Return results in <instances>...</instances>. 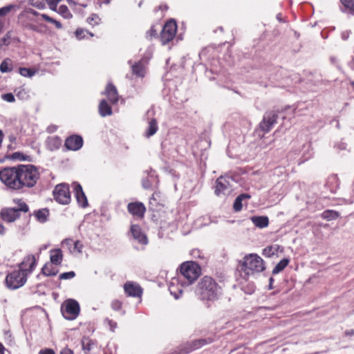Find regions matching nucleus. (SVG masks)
I'll return each mask as SVG.
<instances>
[{
    "label": "nucleus",
    "instance_id": "nucleus-37",
    "mask_svg": "<svg viewBox=\"0 0 354 354\" xmlns=\"http://www.w3.org/2000/svg\"><path fill=\"white\" fill-rule=\"evenodd\" d=\"M57 12L65 19H71L72 17V14L66 6H60L58 8Z\"/></svg>",
    "mask_w": 354,
    "mask_h": 354
},
{
    "label": "nucleus",
    "instance_id": "nucleus-14",
    "mask_svg": "<svg viewBox=\"0 0 354 354\" xmlns=\"http://www.w3.org/2000/svg\"><path fill=\"white\" fill-rule=\"evenodd\" d=\"M1 218L6 222L12 223L19 217V213L16 208H3L0 212Z\"/></svg>",
    "mask_w": 354,
    "mask_h": 354
},
{
    "label": "nucleus",
    "instance_id": "nucleus-56",
    "mask_svg": "<svg viewBox=\"0 0 354 354\" xmlns=\"http://www.w3.org/2000/svg\"><path fill=\"white\" fill-rule=\"evenodd\" d=\"M73 240L72 239H65L64 241H63V244H65L66 245L69 249L70 248H73Z\"/></svg>",
    "mask_w": 354,
    "mask_h": 354
},
{
    "label": "nucleus",
    "instance_id": "nucleus-36",
    "mask_svg": "<svg viewBox=\"0 0 354 354\" xmlns=\"http://www.w3.org/2000/svg\"><path fill=\"white\" fill-rule=\"evenodd\" d=\"M93 346L92 341L86 337L82 339V347L84 354H88V352L91 349Z\"/></svg>",
    "mask_w": 354,
    "mask_h": 354
},
{
    "label": "nucleus",
    "instance_id": "nucleus-44",
    "mask_svg": "<svg viewBox=\"0 0 354 354\" xmlns=\"http://www.w3.org/2000/svg\"><path fill=\"white\" fill-rule=\"evenodd\" d=\"M48 143L49 145H53L55 149H58L61 145V140L57 137H52L48 138Z\"/></svg>",
    "mask_w": 354,
    "mask_h": 354
},
{
    "label": "nucleus",
    "instance_id": "nucleus-51",
    "mask_svg": "<svg viewBox=\"0 0 354 354\" xmlns=\"http://www.w3.org/2000/svg\"><path fill=\"white\" fill-rule=\"evenodd\" d=\"M122 304L119 300H114L111 303V307L115 310H119L121 309Z\"/></svg>",
    "mask_w": 354,
    "mask_h": 354
},
{
    "label": "nucleus",
    "instance_id": "nucleus-16",
    "mask_svg": "<svg viewBox=\"0 0 354 354\" xmlns=\"http://www.w3.org/2000/svg\"><path fill=\"white\" fill-rule=\"evenodd\" d=\"M83 145V140L80 136H71L65 141V146L67 149L73 151L80 149Z\"/></svg>",
    "mask_w": 354,
    "mask_h": 354
},
{
    "label": "nucleus",
    "instance_id": "nucleus-9",
    "mask_svg": "<svg viewBox=\"0 0 354 354\" xmlns=\"http://www.w3.org/2000/svg\"><path fill=\"white\" fill-rule=\"evenodd\" d=\"M177 25L175 21L170 20L164 26L160 34V41L163 45L171 41L176 35Z\"/></svg>",
    "mask_w": 354,
    "mask_h": 354
},
{
    "label": "nucleus",
    "instance_id": "nucleus-8",
    "mask_svg": "<svg viewBox=\"0 0 354 354\" xmlns=\"http://www.w3.org/2000/svg\"><path fill=\"white\" fill-rule=\"evenodd\" d=\"M53 196L57 202L66 205L71 201V193L69 187L66 184L57 185L53 191Z\"/></svg>",
    "mask_w": 354,
    "mask_h": 354
},
{
    "label": "nucleus",
    "instance_id": "nucleus-4",
    "mask_svg": "<svg viewBox=\"0 0 354 354\" xmlns=\"http://www.w3.org/2000/svg\"><path fill=\"white\" fill-rule=\"evenodd\" d=\"M0 180L10 189H21L17 167H7L0 171Z\"/></svg>",
    "mask_w": 354,
    "mask_h": 354
},
{
    "label": "nucleus",
    "instance_id": "nucleus-42",
    "mask_svg": "<svg viewBox=\"0 0 354 354\" xmlns=\"http://www.w3.org/2000/svg\"><path fill=\"white\" fill-rule=\"evenodd\" d=\"M11 33L8 32L3 38L0 40V47L2 48L3 46H8L10 43Z\"/></svg>",
    "mask_w": 354,
    "mask_h": 354
},
{
    "label": "nucleus",
    "instance_id": "nucleus-50",
    "mask_svg": "<svg viewBox=\"0 0 354 354\" xmlns=\"http://www.w3.org/2000/svg\"><path fill=\"white\" fill-rule=\"evenodd\" d=\"M2 99L8 102H13L15 100V96L11 93L3 94Z\"/></svg>",
    "mask_w": 354,
    "mask_h": 354
},
{
    "label": "nucleus",
    "instance_id": "nucleus-29",
    "mask_svg": "<svg viewBox=\"0 0 354 354\" xmlns=\"http://www.w3.org/2000/svg\"><path fill=\"white\" fill-rule=\"evenodd\" d=\"M288 259H281L273 268L272 274H276L281 272L289 263Z\"/></svg>",
    "mask_w": 354,
    "mask_h": 354
},
{
    "label": "nucleus",
    "instance_id": "nucleus-13",
    "mask_svg": "<svg viewBox=\"0 0 354 354\" xmlns=\"http://www.w3.org/2000/svg\"><path fill=\"white\" fill-rule=\"evenodd\" d=\"M228 177H219L216 182L215 194L217 196L225 194L230 192L231 185Z\"/></svg>",
    "mask_w": 354,
    "mask_h": 354
},
{
    "label": "nucleus",
    "instance_id": "nucleus-63",
    "mask_svg": "<svg viewBox=\"0 0 354 354\" xmlns=\"http://www.w3.org/2000/svg\"><path fill=\"white\" fill-rule=\"evenodd\" d=\"M4 349H5V348H4L3 345L1 343H0V354H4V353H3Z\"/></svg>",
    "mask_w": 354,
    "mask_h": 354
},
{
    "label": "nucleus",
    "instance_id": "nucleus-15",
    "mask_svg": "<svg viewBox=\"0 0 354 354\" xmlns=\"http://www.w3.org/2000/svg\"><path fill=\"white\" fill-rule=\"evenodd\" d=\"M124 289L126 294L130 297H140L142 293L141 287L138 284L131 281L124 284Z\"/></svg>",
    "mask_w": 354,
    "mask_h": 354
},
{
    "label": "nucleus",
    "instance_id": "nucleus-33",
    "mask_svg": "<svg viewBox=\"0 0 354 354\" xmlns=\"http://www.w3.org/2000/svg\"><path fill=\"white\" fill-rule=\"evenodd\" d=\"M13 203L17 205L15 208L19 213V212H27L29 209L28 206L22 199H13Z\"/></svg>",
    "mask_w": 354,
    "mask_h": 354
},
{
    "label": "nucleus",
    "instance_id": "nucleus-39",
    "mask_svg": "<svg viewBox=\"0 0 354 354\" xmlns=\"http://www.w3.org/2000/svg\"><path fill=\"white\" fill-rule=\"evenodd\" d=\"M339 214L335 211L328 210L323 213V217L327 220H333L338 218Z\"/></svg>",
    "mask_w": 354,
    "mask_h": 354
},
{
    "label": "nucleus",
    "instance_id": "nucleus-57",
    "mask_svg": "<svg viewBox=\"0 0 354 354\" xmlns=\"http://www.w3.org/2000/svg\"><path fill=\"white\" fill-rule=\"evenodd\" d=\"M107 322L111 328V330H114V329L116 328L117 326V324L115 322H114L112 320H110V319H107Z\"/></svg>",
    "mask_w": 354,
    "mask_h": 354
},
{
    "label": "nucleus",
    "instance_id": "nucleus-10",
    "mask_svg": "<svg viewBox=\"0 0 354 354\" xmlns=\"http://www.w3.org/2000/svg\"><path fill=\"white\" fill-rule=\"evenodd\" d=\"M30 14L34 16L35 18H38L39 19V18H41L46 21L53 24L57 29H61L62 28V25L59 21L53 19L52 17H49L46 14H40L32 8H26L24 10H23L19 15V19L23 20L24 17H28V15Z\"/></svg>",
    "mask_w": 354,
    "mask_h": 354
},
{
    "label": "nucleus",
    "instance_id": "nucleus-61",
    "mask_svg": "<svg viewBox=\"0 0 354 354\" xmlns=\"http://www.w3.org/2000/svg\"><path fill=\"white\" fill-rule=\"evenodd\" d=\"M6 232V228L3 225L0 223V235H3Z\"/></svg>",
    "mask_w": 354,
    "mask_h": 354
},
{
    "label": "nucleus",
    "instance_id": "nucleus-1",
    "mask_svg": "<svg viewBox=\"0 0 354 354\" xmlns=\"http://www.w3.org/2000/svg\"><path fill=\"white\" fill-rule=\"evenodd\" d=\"M195 293L201 300L215 301L221 295V288L214 279L205 276L198 283Z\"/></svg>",
    "mask_w": 354,
    "mask_h": 354
},
{
    "label": "nucleus",
    "instance_id": "nucleus-17",
    "mask_svg": "<svg viewBox=\"0 0 354 354\" xmlns=\"http://www.w3.org/2000/svg\"><path fill=\"white\" fill-rule=\"evenodd\" d=\"M129 213L140 218L144 216L146 208L140 202L130 203L127 206Z\"/></svg>",
    "mask_w": 354,
    "mask_h": 354
},
{
    "label": "nucleus",
    "instance_id": "nucleus-12",
    "mask_svg": "<svg viewBox=\"0 0 354 354\" xmlns=\"http://www.w3.org/2000/svg\"><path fill=\"white\" fill-rule=\"evenodd\" d=\"M39 20L38 18H35L34 16L30 14L28 17H24V19L21 20V22L26 28L38 33H42L44 32L43 28H44L45 26L42 24L35 25L32 23L39 22Z\"/></svg>",
    "mask_w": 354,
    "mask_h": 354
},
{
    "label": "nucleus",
    "instance_id": "nucleus-7",
    "mask_svg": "<svg viewBox=\"0 0 354 354\" xmlns=\"http://www.w3.org/2000/svg\"><path fill=\"white\" fill-rule=\"evenodd\" d=\"M79 313L80 306L74 299H68L62 306V313L66 319H75L79 315Z\"/></svg>",
    "mask_w": 354,
    "mask_h": 354
},
{
    "label": "nucleus",
    "instance_id": "nucleus-45",
    "mask_svg": "<svg viewBox=\"0 0 354 354\" xmlns=\"http://www.w3.org/2000/svg\"><path fill=\"white\" fill-rule=\"evenodd\" d=\"M14 5H8L0 8V17L6 16L15 8Z\"/></svg>",
    "mask_w": 354,
    "mask_h": 354
},
{
    "label": "nucleus",
    "instance_id": "nucleus-62",
    "mask_svg": "<svg viewBox=\"0 0 354 354\" xmlns=\"http://www.w3.org/2000/svg\"><path fill=\"white\" fill-rule=\"evenodd\" d=\"M274 281V279L272 277H270L269 279V289L272 290L273 288L272 283Z\"/></svg>",
    "mask_w": 354,
    "mask_h": 354
},
{
    "label": "nucleus",
    "instance_id": "nucleus-20",
    "mask_svg": "<svg viewBox=\"0 0 354 354\" xmlns=\"http://www.w3.org/2000/svg\"><path fill=\"white\" fill-rule=\"evenodd\" d=\"M104 94L106 95L111 103L115 104L118 102L119 98L118 93L115 86L111 83L107 84Z\"/></svg>",
    "mask_w": 354,
    "mask_h": 354
},
{
    "label": "nucleus",
    "instance_id": "nucleus-24",
    "mask_svg": "<svg viewBox=\"0 0 354 354\" xmlns=\"http://www.w3.org/2000/svg\"><path fill=\"white\" fill-rule=\"evenodd\" d=\"M99 113L102 117L111 115L112 114L111 108L105 100H101L99 104Z\"/></svg>",
    "mask_w": 354,
    "mask_h": 354
},
{
    "label": "nucleus",
    "instance_id": "nucleus-19",
    "mask_svg": "<svg viewBox=\"0 0 354 354\" xmlns=\"http://www.w3.org/2000/svg\"><path fill=\"white\" fill-rule=\"evenodd\" d=\"M75 196L80 206L86 207L88 205L87 198L83 192L82 187L80 184H75Z\"/></svg>",
    "mask_w": 354,
    "mask_h": 354
},
{
    "label": "nucleus",
    "instance_id": "nucleus-3",
    "mask_svg": "<svg viewBox=\"0 0 354 354\" xmlns=\"http://www.w3.org/2000/svg\"><path fill=\"white\" fill-rule=\"evenodd\" d=\"M242 270L248 275L265 270L263 260L256 254H250L243 258Z\"/></svg>",
    "mask_w": 354,
    "mask_h": 354
},
{
    "label": "nucleus",
    "instance_id": "nucleus-52",
    "mask_svg": "<svg viewBox=\"0 0 354 354\" xmlns=\"http://www.w3.org/2000/svg\"><path fill=\"white\" fill-rule=\"evenodd\" d=\"M205 343L206 342H205V339H199L194 343L193 348L194 349L198 348L201 347L202 346H203Z\"/></svg>",
    "mask_w": 354,
    "mask_h": 354
},
{
    "label": "nucleus",
    "instance_id": "nucleus-28",
    "mask_svg": "<svg viewBox=\"0 0 354 354\" xmlns=\"http://www.w3.org/2000/svg\"><path fill=\"white\" fill-rule=\"evenodd\" d=\"M158 130V122L156 119H152L149 122V127L146 131V136L149 138L154 135Z\"/></svg>",
    "mask_w": 354,
    "mask_h": 354
},
{
    "label": "nucleus",
    "instance_id": "nucleus-64",
    "mask_svg": "<svg viewBox=\"0 0 354 354\" xmlns=\"http://www.w3.org/2000/svg\"><path fill=\"white\" fill-rule=\"evenodd\" d=\"M3 139V133L1 130H0V146L1 145L2 141Z\"/></svg>",
    "mask_w": 354,
    "mask_h": 354
},
{
    "label": "nucleus",
    "instance_id": "nucleus-30",
    "mask_svg": "<svg viewBox=\"0 0 354 354\" xmlns=\"http://www.w3.org/2000/svg\"><path fill=\"white\" fill-rule=\"evenodd\" d=\"M35 215L39 222L44 223L46 221L49 212L47 209H41L35 212Z\"/></svg>",
    "mask_w": 354,
    "mask_h": 354
},
{
    "label": "nucleus",
    "instance_id": "nucleus-43",
    "mask_svg": "<svg viewBox=\"0 0 354 354\" xmlns=\"http://www.w3.org/2000/svg\"><path fill=\"white\" fill-rule=\"evenodd\" d=\"M86 33L89 35L91 37L93 36V33L82 28H78L75 31L76 37L80 39L84 38L86 37Z\"/></svg>",
    "mask_w": 354,
    "mask_h": 354
},
{
    "label": "nucleus",
    "instance_id": "nucleus-22",
    "mask_svg": "<svg viewBox=\"0 0 354 354\" xmlns=\"http://www.w3.org/2000/svg\"><path fill=\"white\" fill-rule=\"evenodd\" d=\"M178 283V279L174 278L171 280L170 285L169 286V290L171 295H172L175 299H178L183 293L182 288H177Z\"/></svg>",
    "mask_w": 354,
    "mask_h": 354
},
{
    "label": "nucleus",
    "instance_id": "nucleus-6",
    "mask_svg": "<svg viewBox=\"0 0 354 354\" xmlns=\"http://www.w3.org/2000/svg\"><path fill=\"white\" fill-rule=\"evenodd\" d=\"M27 272L26 270H17L9 273L6 277L7 287L11 290H15L22 287L27 281Z\"/></svg>",
    "mask_w": 354,
    "mask_h": 354
},
{
    "label": "nucleus",
    "instance_id": "nucleus-35",
    "mask_svg": "<svg viewBox=\"0 0 354 354\" xmlns=\"http://www.w3.org/2000/svg\"><path fill=\"white\" fill-rule=\"evenodd\" d=\"M278 248L279 245H277L266 247L263 250V254L267 257H271L277 252Z\"/></svg>",
    "mask_w": 354,
    "mask_h": 354
},
{
    "label": "nucleus",
    "instance_id": "nucleus-31",
    "mask_svg": "<svg viewBox=\"0 0 354 354\" xmlns=\"http://www.w3.org/2000/svg\"><path fill=\"white\" fill-rule=\"evenodd\" d=\"M132 72L133 74L139 77H143L145 75V68L142 64L140 62H139L133 65Z\"/></svg>",
    "mask_w": 354,
    "mask_h": 354
},
{
    "label": "nucleus",
    "instance_id": "nucleus-59",
    "mask_svg": "<svg viewBox=\"0 0 354 354\" xmlns=\"http://www.w3.org/2000/svg\"><path fill=\"white\" fill-rule=\"evenodd\" d=\"M350 31H345L342 33V37L343 39L346 40L348 38L350 35Z\"/></svg>",
    "mask_w": 354,
    "mask_h": 354
},
{
    "label": "nucleus",
    "instance_id": "nucleus-49",
    "mask_svg": "<svg viewBox=\"0 0 354 354\" xmlns=\"http://www.w3.org/2000/svg\"><path fill=\"white\" fill-rule=\"evenodd\" d=\"M157 35V31L153 26H151L150 30L146 32V37L148 39H151L153 37Z\"/></svg>",
    "mask_w": 354,
    "mask_h": 354
},
{
    "label": "nucleus",
    "instance_id": "nucleus-47",
    "mask_svg": "<svg viewBox=\"0 0 354 354\" xmlns=\"http://www.w3.org/2000/svg\"><path fill=\"white\" fill-rule=\"evenodd\" d=\"M82 248H83V245L81 243V242L79 241H73V248H70V250H71V252H77L80 253L82 252Z\"/></svg>",
    "mask_w": 354,
    "mask_h": 354
},
{
    "label": "nucleus",
    "instance_id": "nucleus-27",
    "mask_svg": "<svg viewBox=\"0 0 354 354\" xmlns=\"http://www.w3.org/2000/svg\"><path fill=\"white\" fill-rule=\"evenodd\" d=\"M41 272L46 276H55L57 274L58 270L52 264L46 263L42 268Z\"/></svg>",
    "mask_w": 354,
    "mask_h": 354
},
{
    "label": "nucleus",
    "instance_id": "nucleus-53",
    "mask_svg": "<svg viewBox=\"0 0 354 354\" xmlns=\"http://www.w3.org/2000/svg\"><path fill=\"white\" fill-rule=\"evenodd\" d=\"M142 187L145 189H149L151 187V183L148 178H146L142 180Z\"/></svg>",
    "mask_w": 354,
    "mask_h": 354
},
{
    "label": "nucleus",
    "instance_id": "nucleus-48",
    "mask_svg": "<svg viewBox=\"0 0 354 354\" xmlns=\"http://www.w3.org/2000/svg\"><path fill=\"white\" fill-rule=\"evenodd\" d=\"M61 1L62 0H45V2L47 3L50 10L55 11L58 3Z\"/></svg>",
    "mask_w": 354,
    "mask_h": 354
},
{
    "label": "nucleus",
    "instance_id": "nucleus-58",
    "mask_svg": "<svg viewBox=\"0 0 354 354\" xmlns=\"http://www.w3.org/2000/svg\"><path fill=\"white\" fill-rule=\"evenodd\" d=\"M60 354H74V353L72 350H71L68 348H64L61 351Z\"/></svg>",
    "mask_w": 354,
    "mask_h": 354
},
{
    "label": "nucleus",
    "instance_id": "nucleus-41",
    "mask_svg": "<svg viewBox=\"0 0 354 354\" xmlns=\"http://www.w3.org/2000/svg\"><path fill=\"white\" fill-rule=\"evenodd\" d=\"M87 22L91 26H95L100 24L101 19L97 14H93L87 18Z\"/></svg>",
    "mask_w": 354,
    "mask_h": 354
},
{
    "label": "nucleus",
    "instance_id": "nucleus-11",
    "mask_svg": "<svg viewBox=\"0 0 354 354\" xmlns=\"http://www.w3.org/2000/svg\"><path fill=\"white\" fill-rule=\"evenodd\" d=\"M277 119L278 115L277 113L274 111L267 112L260 123L261 129L265 132L270 131L272 126L277 122Z\"/></svg>",
    "mask_w": 354,
    "mask_h": 354
},
{
    "label": "nucleus",
    "instance_id": "nucleus-54",
    "mask_svg": "<svg viewBox=\"0 0 354 354\" xmlns=\"http://www.w3.org/2000/svg\"><path fill=\"white\" fill-rule=\"evenodd\" d=\"M342 3L347 8H352L354 6V4L351 0H341Z\"/></svg>",
    "mask_w": 354,
    "mask_h": 354
},
{
    "label": "nucleus",
    "instance_id": "nucleus-26",
    "mask_svg": "<svg viewBox=\"0 0 354 354\" xmlns=\"http://www.w3.org/2000/svg\"><path fill=\"white\" fill-rule=\"evenodd\" d=\"M249 198H250V196L248 194H242L239 195V196H237L236 198L234 205H233L234 211H236V212L241 211L242 209V207H243L242 201L244 199H249Z\"/></svg>",
    "mask_w": 354,
    "mask_h": 354
},
{
    "label": "nucleus",
    "instance_id": "nucleus-34",
    "mask_svg": "<svg viewBox=\"0 0 354 354\" xmlns=\"http://www.w3.org/2000/svg\"><path fill=\"white\" fill-rule=\"evenodd\" d=\"M16 96L21 100H26L28 98V93L24 87H19L15 90Z\"/></svg>",
    "mask_w": 354,
    "mask_h": 354
},
{
    "label": "nucleus",
    "instance_id": "nucleus-18",
    "mask_svg": "<svg viewBox=\"0 0 354 354\" xmlns=\"http://www.w3.org/2000/svg\"><path fill=\"white\" fill-rule=\"evenodd\" d=\"M36 266V259L33 255H28L24 258L19 266V269L26 270L27 274H30Z\"/></svg>",
    "mask_w": 354,
    "mask_h": 354
},
{
    "label": "nucleus",
    "instance_id": "nucleus-23",
    "mask_svg": "<svg viewBox=\"0 0 354 354\" xmlns=\"http://www.w3.org/2000/svg\"><path fill=\"white\" fill-rule=\"evenodd\" d=\"M50 262L53 264L59 265L62 261V252L60 249H54L50 251Z\"/></svg>",
    "mask_w": 354,
    "mask_h": 354
},
{
    "label": "nucleus",
    "instance_id": "nucleus-38",
    "mask_svg": "<svg viewBox=\"0 0 354 354\" xmlns=\"http://www.w3.org/2000/svg\"><path fill=\"white\" fill-rule=\"evenodd\" d=\"M19 73L24 77H31L35 74V71L29 68H20Z\"/></svg>",
    "mask_w": 354,
    "mask_h": 354
},
{
    "label": "nucleus",
    "instance_id": "nucleus-60",
    "mask_svg": "<svg viewBox=\"0 0 354 354\" xmlns=\"http://www.w3.org/2000/svg\"><path fill=\"white\" fill-rule=\"evenodd\" d=\"M8 140L11 143H14L16 141V137L13 134H10L8 136Z\"/></svg>",
    "mask_w": 354,
    "mask_h": 354
},
{
    "label": "nucleus",
    "instance_id": "nucleus-40",
    "mask_svg": "<svg viewBox=\"0 0 354 354\" xmlns=\"http://www.w3.org/2000/svg\"><path fill=\"white\" fill-rule=\"evenodd\" d=\"M30 4L38 9L42 10L46 8L45 0H29Z\"/></svg>",
    "mask_w": 354,
    "mask_h": 354
},
{
    "label": "nucleus",
    "instance_id": "nucleus-5",
    "mask_svg": "<svg viewBox=\"0 0 354 354\" xmlns=\"http://www.w3.org/2000/svg\"><path fill=\"white\" fill-rule=\"evenodd\" d=\"M180 273L187 280V285L194 283L201 275V269L199 265L194 261H186L180 266Z\"/></svg>",
    "mask_w": 354,
    "mask_h": 354
},
{
    "label": "nucleus",
    "instance_id": "nucleus-46",
    "mask_svg": "<svg viewBox=\"0 0 354 354\" xmlns=\"http://www.w3.org/2000/svg\"><path fill=\"white\" fill-rule=\"evenodd\" d=\"M75 273L73 271L64 272L59 274V279L60 280H67L74 278Z\"/></svg>",
    "mask_w": 354,
    "mask_h": 354
},
{
    "label": "nucleus",
    "instance_id": "nucleus-2",
    "mask_svg": "<svg viewBox=\"0 0 354 354\" xmlns=\"http://www.w3.org/2000/svg\"><path fill=\"white\" fill-rule=\"evenodd\" d=\"M18 173L21 189L24 187H34L39 178V174L37 169L32 165H21L18 166Z\"/></svg>",
    "mask_w": 354,
    "mask_h": 354
},
{
    "label": "nucleus",
    "instance_id": "nucleus-55",
    "mask_svg": "<svg viewBox=\"0 0 354 354\" xmlns=\"http://www.w3.org/2000/svg\"><path fill=\"white\" fill-rule=\"evenodd\" d=\"M39 353V354H55L54 351L50 348H45V349L40 350Z\"/></svg>",
    "mask_w": 354,
    "mask_h": 354
},
{
    "label": "nucleus",
    "instance_id": "nucleus-25",
    "mask_svg": "<svg viewBox=\"0 0 354 354\" xmlns=\"http://www.w3.org/2000/svg\"><path fill=\"white\" fill-rule=\"evenodd\" d=\"M251 220L254 225L259 228L266 227L269 224V220L267 216H253Z\"/></svg>",
    "mask_w": 354,
    "mask_h": 354
},
{
    "label": "nucleus",
    "instance_id": "nucleus-32",
    "mask_svg": "<svg viewBox=\"0 0 354 354\" xmlns=\"http://www.w3.org/2000/svg\"><path fill=\"white\" fill-rule=\"evenodd\" d=\"M12 70V62L10 59H5L0 64V71L3 73L10 72Z\"/></svg>",
    "mask_w": 354,
    "mask_h": 354
},
{
    "label": "nucleus",
    "instance_id": "nucleus-21",
    "mask_svg": "<svg viewBox=\"0 0 354 354\" xmlns=\"http://www.w3.org/2000/svg\"><path fill=\"white\" fill-rule=\"evenodd\" d=\"M131 234L135 239L140 243L146 245L148 243L147 236L142 232L140 227L137 225H133L131 227Z\"/></svg>",
    "mask_w": 354,
    "mask_h": 354
}]
</instances>
